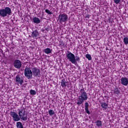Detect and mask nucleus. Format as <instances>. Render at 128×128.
<instances>
[{
    "instance_id": "obj_1",
    "label": "nucleus",
    "mask_w": 128,
    "mask_h": 128,
    "mask_svg": "<svg viewBox=\"0 0 128 128\" xmlns=\"http://www.w3.org/2000/svg\"><path fill=\"white\" fill-rule=\"evenodd\" d=\"M79 96H78V100L76 102V104L78 106H80L84 100H88V94L84 91V89H80L79 92Z\"/></svg>"
},
{
    "instance_id": "obj_2",
    "label": "nucleus",
    "mask_w": 128,
    "mask_h": 128,
    "mask_svg": "<svg viewBox=\"0 0 128 128\" xmlns=\"http://www.w3.org/2000/svg\"><path fill=\"white\" fill-rule=\"evenodd\" d=\"M66 56L69 62H70L74 64H76V62L80 60V57L78 56L76 58L74 54L72 53V52H68L66 54Z\"/></svg>"
},
{
    "instance_id": "obj_3",
    "label": "nucleus",
    "mask_w": 128,
    "mask_h": 128,
    "mask_svg": "<svg viewBox=\"0 0 128 128\" xmlns=\"http://www.w3.org/2000/svg\"><path fill=\"white\" fill-rule=\"evenodd\" d=\"M12 9L10 7H6L0 10V16L2 18H6V16H12Z\"/></svg>"
},
{
    "instance_id": "obj_4",
    "label": "nucleus",
    "mask_w": 128,
    "mask_h": 128,
    "mask_svg": "<svg viewBox=\"0 0 128 128\" xmlns=\"http://www.w3.org/2000/svg\"><path fill=\"white\" fill-rule=\"evenodd\" d=\"M18 114L20 119L22 120H28V114L26 113V110L24 109H18Z\"/></svg>"
},
{
    "instance_id": "obj_5",
    "label": "nucleus",
    "mask_w": 128,
    "mask_h": 128,
    "mask_svg": "<svg viewBox=\"0 0 128 128\" xmlns=\"http://www.w3.org/2000/svg\"><path fill=\"white\" fill-rule=\"evenodd\" d=\"M58 20L60 24H62V22L66 24L68 20V16L66 14H60L58 17Z\"/></svg>"
},
{
    "instance_id": "obj_6",
    "label": "nucleus",
    "mask_w": 128,
    "mask_h": 128,
    "mask_svg": "<svg viewBox=\"0 0 128 128\" xmlns=\"http://www.w3.org/2000/svg\"><path fill=\"white\" fill-rule=\"evenodd\" d=\"M15 80L18 86H20H20H24V78H22V76L20 75H17L16 76Z\"/></svg>"
},
{
    "instance_id": "obj_7",
    "label": "nucleus",
    "mask_w": 128,
    "mask_h": 128,
    "mask_svg": "<svg viewBox=\"0 0 128 128\" xmlns=\"http://www.w3.org/2000/svg\"><path fill=\"white\" fill-rule=\"evenodd\" d=\"M24 76L28 78V80H30V78H32V70L28 68H24Z\"/></svg>"
},
{
    "instance_id": "obj_8",
    "label": "nucleus",
    "mask_w": 128,
    "mask_h": 128,
    "mask_svg": "<svg viewBox=\"0 0 128 128\" xmlns=\"http://www.w3.org/2000/svg\"><path fill=\"white\" fill-rule=\"evenodd\" d=\"M10 116L12 118L14 122H18L20 120V117L19 115L16 112H10Z\"/></svg>"
},
{
    "instance_id": "obj_9",
    "label": "nucleus",
    "mask_w": 128,
    "mask_h": 128,
    "mask_svg": "<svg viewBox=\"0 0 128 128\" xmlns=\"http://www.w3.org/2000/svg\"><path fill=\"white\" fill-rule=\"evenodd\" d=\"M32 72L34 76L40 77V70L38 68H32Z\"/></svg>"
},
{
    "instance_id": "obj_10",
    "label": "nucleus",
    "mask_w": 128,
    "mask_h": 128,
    "mask_svg": "<svg viewBox=\"0 0 128 128\" xmlns=\"http://www.w3.org/2000/svg\"><path fill=\"white\" fill-rule=\"evenodd\" d=\"M14 66L16 68H22V62L18 60H16L14 62Z\"/></svg>"
},
{
    "instance_id": "obj_11",
    "label": "nucleus",
    "mask_w": 128,
    "mask_h": 128,
    "mask_svg": "<svg viewBox=\"0 0 128 128\" xmlns=\"http://www.w3.org/2000/svg\"><path fill=\"white\" fill-rule=\"evenodd\" d=\"M120 82L122 84V86H126L128 84V78L126 77H122L120 79Z\"/></svg>"
},
{
    "instance_id": "obj_12",
    "label": "nucleus",
    "mask_w": 128,
    "mask_h": 128,
    "mask_svg": "<svg viewBox=\"0 0 128 128\" xmlns=\"http://www.w3.org/2000/svg\"><path fill=\"white\" fill-rule=\"evenodd\" d=\"M38 36H40V32L38 30H34V31H32V38L38 40Z\"/></svg>"
},
{
    "instance_id": "obj_13",
    "label": "nucleus",
    "mask_w": 128,
    "mask_h": 128,
    "mask_svg": "<svg viewBox=\"0 0 128 128\" xmlns=\"http://www.w3.org/2000/svg\"><path fill=\"white\" fill-rule=\"evenodd\" d=\"M44 52L46 53V54H52V50L50 48H46L43 50Z\"/></svg>"
},
{
    "instance_id": "obj_14",
    "label": "nucleus",
    "mask_w": 128,
    "mask_h": 128,
    "mask_svg": "<svg viewBox=\"0 0 128 128\" xmlns=\"http://www.w3.org/2000/svg\"><path fill=\"white\" fill-rule=\"evenodd\" d=\"M32 22L34 24H40V20L38 17H34L32 19Z\"/></svg>"
},
{
    "instance_id": "obj_15",
    "label": "nucleus",
    "mask_w": 128,
    "mask_h": 128,
    "mask_svg": "<svg viewBox=\"0 0 128 128\" xmlns=\"http://www.w3.org/2000/svg\"><path fill=\"white\" fill-rule=\"evenodd\" d=\"M101 106L103 108V110H108V105L106 102H103L102 103Z\"/></svg>"
},
{
    "instance_id": "obj_16",
    "label": "nucleus",
    "mask_w": 128,
    "mask_h": 128,
    "mask_svg": "<svg viewBox=\"0 0 128 128\" xmlns=\"http://www.w3.org/2000/svg\"><path fill=\"white\" fill-rule=\"evenodd\" d=\"M61 86L63 88H66V86H68V82H66V80H62L61 82Z\"/></svg>"
},
{
    "instance_id": "obj_17",
    "label": "nucleus",
    "mask_w": 128,
    "mask_h": 128,
    "mask_svg": "<svg viewBox=\"0 0 128 128\" xmlns=\"http://www.w3.org/2000/svg\"><path fill=\"white\" fill-rule=\"evenodd\" d=\"M88 106H89L88 103V102L85 103V110H86V112L88 114H90V110H88Z\"/></svg>"
},
{
    "instance_id": "obj_18",
    "label": "nucleus",
    "mask_w": 128,
    "mask_h": 128,
    "mask_svg": "<svg viewBox=\"0 0 128 128\" xmlns=\"http://www.w3.org/2000/svg\"><path fill=\"white\" fill-rule=\"evenodd\" d=\"M16 128H24V126L20 122H16Z\"/></svg>"
},
{
    "instance_id": "obj_19",
    "label": "nucleus",
    "mask_w": 128,
    "mask_h": 128,
    "mask_svg": "<svg viewBox=\"0 0 128 128\" xmlns=\"http://www.w3.org/2000/svg\"><path fill=\"white\" fill-rule=\"evenodd\" d=\"M96 126H98V128H100L102 126V121L98 120L96 122Z\"/></svg>"
},
{
    "instance_id": "obj_20",
    "label": "nucleus",
    "mask_w": 128,
    "mask_h": 128,
    "mask_svg": "<svg viewBox=\"0 0 128 128\" xmlns=\"http://www.w3.org/2000/svg\"><path fill=\"white\" fill-rule=\"evenodd\" d=\"M114 92L116 94H120V91L118 90V88H116L114 90Z\"/></svg>"
},
{
    "instance_id": "obj_21",
    "label": "nucleus",
    "mask_w": 128,
    "mask_h": 128,
    "mask_svg": "<svg viewBox=\"0 0 128 128\" xmlns=\"http://www.w3.org/2000/svg\"><path fill=\"white\" fill-rule=\"evenodd\" d=\"M48 114H49L50 116H54V110H48Z\"/></svg>"
},
{
    "instance_id": "obj_22",
    "label": "nucleus",
    "mask_w": 128,
    "mask_h": 128,
    "mask_svg": "<svg viewBox=\"0 0 128 128\" xmlns=\"http://www.w3.org/2000/svg\"><path fill=\"white\" fill-rule=\"evenodd\" d=\"M123 40L124 44H128V37H125Z\"/></svg>"
},
{
    "instance_id": "obj_23",
    "label": "nucleus",
    "mask_w": 128,
    "mask_h": 128,
    "mask_svg": "<svg viewBox=\"0 0 128 128\" xmlns=\"http://www.w3.org/2000/svg\"><path fill=\"white\" fill-rule=\"evenodd\" d=\"M30 94L32 96H34V95L36 94V92L34 90H30Z\"/></svg>"
},
{
    "instance_id": "obj_24",
    "label": "nucleus",
    "mask_w": 128,
    "mask_h": 128,
    "mask_svg": "<svg viewBox=\"0 0 128 128\" xmlns=\"http://www.w3.org/2000/svg\"><path fill=\"white\" fill-rule=\"evenodd\" d=\"M86 58L88 60H92V56L90 54H86Z\"/></svg>"
},
{
    "instance_id": "obj_25",
    "label": "nucleus",
    "mask_w": 128,
    "mask_h": 128,
    "mask_svg": "<svg viewBox=\"0 0 128 128\" xmlns=\"http://www.w3.org/2000/svg\"><path fill=\"white\" fill-rule=\"evenodd\" d=\"M121 0H114V2L116 4H118L120 2Z\"/></svg>"
},
{
    "instance_id": "obj_26",
    "label": "nucleus",
    "mask_w": 128,
    "mask_h": 128,
    "mask_svg": "<svg viewBox=\"0 0 128 128\" xmlns=\"http://www.w3.org/2000/svg\"><path fill=\"white\" fill-rule=\"evenodd\" d=\"M46 12V14H52V12H50V10L46 9L45 10Z\"/></svg>"
},
{
    "instance_id": "obj_27",
    "label": "nucleus",
    "mask_w": 128,
    "mask_h": 128,
    "mask_svg": "<svg viewBox=\"0 0 128 128\" xmlns=\"http://www.w3.org/2000/svg\"><path fill=\"white\" fill-rule=\"evenodd\" d=\"M86 18H90V15H87Z\"/></svg>"
},
{
    "instance_id": "obj_28",
    "label": "nucleus",
    "mask_w": 128,
    "mask_h": 128,
    "mask_svg": "<svg viewBox=\"0 0 128 128\" xmlns=\"http://www.w3.org/2000/svg\"><path fill=\"white\" fill-rule=\"evenodd\" d=\"M3 0V1H4V0Z\"/></svg>"
}]
</instances>
